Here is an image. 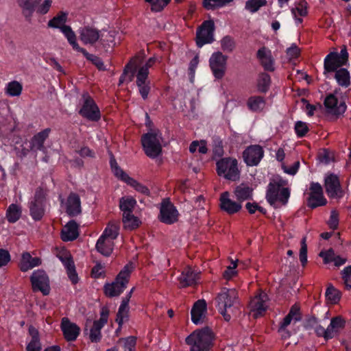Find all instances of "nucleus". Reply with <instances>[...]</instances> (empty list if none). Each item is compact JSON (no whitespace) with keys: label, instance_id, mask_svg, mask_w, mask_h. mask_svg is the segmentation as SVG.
Returning a JSON list of instances; mask_svg holds the SVG:
<instances>
[{"label":"nucleus","instance_id":"obj_1","mask_svg":"<svg viewBox=\"0 0 351 351\" xmlns=\"http://www.w3.org/2000/svg\"><path fill=\"white\" fill-rule=\"evenodd\" d=\"M215 335L210 328L204 327L190 334L185 339L190 351H210L213 346Z\"/></svg>","mask_w":351,"mask_h":351},{"label":"nucleus","instance_id":"obj_2","mask_svg":"<svg viewBox=\"0 0 351 351\" xmlns=\"http://www.w3.org/2000/svg\"><path fill=\"white\" fill-rule=\"evenodd\" d=\"M238 299V293L234 289L223 288L215 298L219 311L226 321H229L231 316L227 309L234 306Z\"/></svg>","mask_w":351,"mask_h":351},{"label":"nucleus","instance_id":"obj_3","mask_svg":"<svg viewBox=\"0 0 351 351\" xmlns=\"http://www.w3.org/2000/svg\"><path fill=\"white\" fill-rule=\"evenodd\" d=\"M47 193V187L39 186L36 188L34 197L29 203L30 215L35 221L40 220L45 215Z\"/></svg>","mask_w":351,"mask_h":351},{"label":"nucleus","instance_id":"obj_4","mask_svg":"<svg viewBox=\"0 0 351 351\" xmlns=\"http://www.w3.org/2000/svg\"><path fill=\"white\" fill-rule=\"evenodd\" d=\"M130 272L128 266H125L124 269L117 275L114 282L104 285V291L105 295L109 298L119 296L126 288V285L129 282Z\"/></svg>","mask_w":351,"mask_h":351},{"label":"nucleus","instance_id":"obj_5","mask_svg":"<svg viewBox=\"0 0 351 351\" xmlns=\"http://www.w3.org/2000/svg\"><path fill=\"white\" fill-rule=\"evenodd\" d=\"M161 137L158 132H151L141 136V143L145 154L152 158L158 157L162 152Z\"/></svg>","mask_w":351,"mask_h":351},{"label":"nucleus","instance_id":"obj_6","mask_svg":"<svg viewBox=\"0 0 351 351\" xmlns=\"http://www.w3.org/2000/svg\"><path fill=\"white\" fill-rule=\"evenodd\" d=\"M348 53L346 46L343 45L340 53L337 52H330L325 59L324 63V74L328 73L336 72L339 68L346 65L348 61Z\"/></svg>","mask_w":351,"mask_h":351},{"label":"nucleus","instance_id":"obj_7","mask_svg":"<svg viewBox=\"0 0 351 351\" xmlns=\"http://www.w3.org/2000/svg\"><path fill=\"white\" fill-rule=\"evenodd\" d=\"M217 172L219 176L235 181L239 178V171L237 160L232 158H223L217 164Z\"/></svg>","mask_w":351,"mask_h":351},{"label":"nucleus","instance_id":"obj_8","mask_svg":"<svg viewBox=\"0 0 351 351\" xmlns=\"http://www.w3.org/2000/svg\"><path fill=\"white\" fill-rule=\"evenodd\" d=\"M215 23L213 20L204 21L196 31L195 42L198 47L214 41Z\"/></svg>","mask_w":351,"mask_h":351},{"label":"nucleus","instance_id":"obj_9","mask_svg":"<svg viewBox=\"0 0 351 351\" xmlns=\"http://www.w3.org/2000/svg\"><path fill=\"white\" fill-rule=\"evenodd\" d=\"M83 104L79 111V114L92 121H97L100 119L101 114L99 108L93 99L88 93L82 95Z\"/></svg>","mask_w":351,"mask_h":351},{"label":"nucleus","instance_id":"obj_10","mask_svg":"<svg viewBox=\"0 0 351 351\" xmlns=\"http://www.w3.org/2000/svg\"><path fill=\"white\" fill-rule=\"evenodd\" d=\"M290 196V191L288 188H279L278 185L269 182L267 193L266 199L271 206H274L277 201L285 205Z\"/></svg>","mask_w":351,"mask_h":351},{"label":"nucleus","instance_id":"obj_11","mask_svg":"<svg viewBox=\"0 0 351 351\" xmlns=\"http://www.w3.org/2000/svg\"><path fill=\"white\" fill-rule=\"evenodd\" d=\"M179 213L176 206L169 199H164L160 205L158 219L160 221L171 225L178 221Z\"/></svg>","mask_w":351,"mask_h":351},{"label":"nucleus","instance_id":"obj_12","mask_svg":"<svg viewBox=\"0 0 351 351\" xmlns=\"http://www.w3.org/2000/svg\"><path fill=\"white\" fill-rule=\"evenodd\" d=\"M30 281L34 291H40L44 295L49 294V280L45 271H34L30 277Z\"/></svg>","mask_w":351,"mask_h":351},{"label":"nucleus","instance_id":"obj_13","mask_svg":"<svg viewBox=\"0 0 351 351\" xmlns=\"http://www.w3.org/2000/svg\"><path fill=\"white\" fill-rule=\"evenodd\" d=\"M326 193L330 198H340L343 195L339 177L335 173H328L324 179Z\"/></svg>","mask_w":351,"mask_h":351},{"label":"nucleus","instance_id":"obj_14","mask_svg":"<svg viewBox=\"0 0 351 351\" xmlns=\"http://www.w3.org/2000/svg\"><path fill=\"white\" fill-rule=\"evenodd\" d=\"M227 57L221 52L214 53L210 58V66L214 76L217 79H221L226 69Z\"/></svg>","mask_w":351,"mask_h":351},{"label":"nucleus","instance_id":"obj_15","mask_svg":"<svg viewBox=\"0 0 351 351\" xmlns=\"http://www.w3.org/2000/svg\"><path fill=\"white\" fill-rule=\"evenodd\" d=\"M109 315V309L103 306L100 313V319L93 322L90 330V339L92 342H99L101 340V329L107 323Z\"/></svg>","mask_w":351,"mask_h":351},{"label":"nucleus","instance_id":"obj_16","mask_svg":"<svg viewBox=\"0 0 351 351\" xmlns=\"http://www.w3.org/2000/svg\"><path fill=\"white\" fill-rule=\"evenodd\" d=\"M324 104L328 114L335 115L337 117L343 114L346 110L345 101H338L337 98L334 94H329L325 98Z\"/></svg>","mask_w":351,"mask_h":351},{"label":"nucleus","instance_id":"obj_17","mask_svg":"<svg viewBox=\"0 0 351 351\" xmlns=\"http://www.w3.org/2000/svg\"><path fill=\"white\" fill-rule=\"evenodd\" d=\"M268 300L267 295L265 293H261L254 297L249 303V308L253 316L257 317L261 316L267 309V301Z\"/></svg>","mask_w":351,"mask_h":351},{"label":"nucleus","instance_id":"obj_18","mask_svg":"<svg viewBox=\"0 0 351 351\" xmlns=\"http://www.w3.org/2000/svg\"><path fill=\"white\" fill-rule=\"evenodd\" d=\"M263 153V149L260 145H251L245 149L243 157L248 166H254L259 163Z\"/></svg>","mask_w":351,"mask_h":351},{"label":"nucleus","instance_id":"obj_19","mask_svg":"<svg viewBox=\"0 0 351 351\" xmlns=\"http://www.w3.org/2000/svg\"><path fill=\"white\" fill-rule=\"evenodd\" d=\"M79 37L84 45H94L100 38V31L90 26H84L79 29Z\"/></svg>","mask_w":351,"mask_h":351},{"label":"nucleus","instance_id":"obj_20","mask_svg":"<svg viewBox=\"0 0 351 351\" xmlns=\"http://www.w3.org/2000/svg\"><path fill=\"white\" fill-rule=\"evenodd\" d=\"M220 208L229 215L238 213L242 208L241 204L234 202L230 198V193L228 191L222 193L219 198Z\"/></svg>","mask_w":351,"mask_h":351},{"label":"nucleus","instance_id":"obj_21","mask_svg":"<svg viewBox=\"0 0 351 351\" xmlns=\"http://www.w3.org/2000/svg\"><path fill=\"white\" fill-rule=\"evenodd\" d=\"M50 132L51 129L46 128L35 134L30 140V150L34 152H37L38 151L45 152L46 147L44 143L49 137Z\"/></svg>","mask_w":351,"mask_h":351},{"label":"nucleus","instance_id":"obj_22","mask_svg":"<svg viewBox=\"0 0 351 351\" xmlns=\"http://www.w3.org/2000/svg\"><path fill=\"white\" fill-rule=\"evenodd\" d=\"M61 329L64 338L69 341H75L80 331V327L77 324L71 322L66 317L62 319Z\"/></svg>","mask_w":351,"mask_h":351},{"label":"nucleus","instance_id":"obj_23","mask_svg":"<svg viewBox=\"0 0 351 351\" xmlns=\"http://www.w3.org/2000/svg\"><path fill=\"white\" fill-rule=\"evenodd\" d=\"M66 212L70 217H75L82 213L81 201L78 194L71 193L66 203Z\"/></svg>","mask_w":351,"mask_h":351},{"label":"nucleus","instance_id":"obj_24","mask_svg":"<svg viewBox=\"0 0 351 351\" xmlns=\"http://www.w3.org/2000/svg\"><path fill=\"white\" fill-rule=\"evenodd\" d=\"M199 277V273L195 272L190 267H186L182 271L178 280L181 287H186L196 284Z\"/></svg>","mask_w":351,"mask_h":351},{"label":"nucleus","instance_id":"obj_25","mask_svg":"<svg viewBox=\"0 0 351 351\" xmlns=\"http://www.w3.org/2000/svg\"><path fill=\"white\" fill-rule=\"evenodd\" d=\"M141 61L142 59L139 56H135L130 60L125 65L122 75L120 76L119 85L125 81L127 77H128L129 82L133 80L136 66Z\"/></svg>","mask_w":351,"mask_h":351},{"label":"nucleus","instance_id":"obj_26","mask_svg":"<svg viewBox=\"0 0 351 351\" xmlns=\"http://www.w3.org/2000/svg\"><path fill=\"white\" fill-rule=\"evenodd\" d=\"M41 0H17L23 15L26 21L30 22L33 13Z\"/></svg>","mask_w":351,"mask_h":351},{"label":"nucleus","instance_id":"obj_27","mask_svg":"<svg viewBox=\"0 0 351 351\" xmlns=\"http://www.w3.org/2000/svg\"><path fill=\"white\" fill-rule=\"evenodd\" d=\"M78 224L74 221H69L62 229L61 239L63 241H71L79 236Z\"/></svg>","mask_w":351,"mask_h":351},{"label":"nucleus","instance_id":"obj_28","mask_svg":"<svg viewBox=\"0 0 351 351\" xmlns=\"http://www.w3.org/2000/svg\"><path fill=\"white\" fill-rule=\"evenodd\" d=\"M257 58L260 60L261 65L265 70L273 71L274 70V59L271 53L265 47L259 49L257 51Z\"/></svg>","mask_w":351,"mask_h":351},{"label":"nucleus","instance_id":"obj_29","mask_svg":"<svg viewBox=\"0 0 351 351\" xmlns=\"http://www.w3.org/2000/svg\"><path fill=\"white\" fill-rule=\"evenodd\" d=\"M41 259L38 257H32L29 252H24L20 262V269L27 271L34 267L41 265Z\"/></svg>","mask_w":351,"mask_h":351},{"label":"nucleus","instance_id":"obj_30","mask_svg":"<svg viewBox=\"0 0 351 351\" xmlns=\"http://www.w3.org/2000/svg\"><path fill=\"white\" fill-rule=\"evenodd\" d=\"M206 311V303L204 300H199L195 302L191 311L192 322L195 324L200 323L204 313Z\"/></svg>","mask_w":351,"mask_h":351},{"label":"nucleus","instance_id":"obj_31","mask_svg":"<svg viewBox=\"0 0 351 351\" xmlns=\"http://www.w3.org/2000/svg\"><path fill=\"white\" fill-rule=\"evenodd\" d=\"M253 189L247 184L241 183L238 185L234 190V194L238 202L240 203L252 197Z\"/></svg>","mask_w":351,"mask_h":351},{"label":"nucleus","instance_id":"obj_32","mask_svg":"<svg viewBox=\"0 0 351 351\" xmlns=\"http://www.w3.org/2000/svg\"><path fill=\"white\" fill-rule=\"evenodd\" d=\"M136 85L138 87L139 93L143 99H146L150 91L149 81L148 77L142 73L136 74Z\"/></svg>","mask_w":351,"mask_h":351},{"label":"nucleus","instance_id":"obj_33","mask_svg":"<svg viewBox=\"0 0 351 351\" xmlns=\"http://www.w3.org/2000/svg\"><path fill=\"white\" fill-rule=\"evenodd\" d=\"M61 32L63 33L69 43L71 45L75 51L81 52L82 50L84 49V48L80 47L79 44L77 43L75 33L73 31L70 26L64 25L62 27Z\"/></svg>","mask_w":351,"mask_h":351},{"label":"nucleus","instance_id":"obj_34","mask_svg":"<svg viewBox=\"0 0 351 351\" xmlns=\"http://www.w3.org/2000/svg\"><path fill=\"white\" fill-rule=\"evenodd\" d=\"M113 247L114 241H111V239L99 237L96 243L97 250L105 256H109L112 254Z\"/></svg>","mask_w":351,"mask_h":351},{"label":"nucleus","instance_id":"obj_35","mask_svg":"<svg viewBox=\"0 0 351 351\" xmlns=\"http://www.w3.org/2000/svg\"><path fill=\"white\" fill-rule=\"evenodd\" d=\"M136 205V201L132 197H123L119 200V208L123 212V215H128L132 213Z\"/></svg>","mask_w":351,"mask_h":351},{"label":"nucleus","instance_id":"obj_36","mask_svg":"<svg viewBox=\"0 0 351 351\" xmlns=\"http://www.w3.org/2000/svg\"><path fill=\"white\" fill-rule=\"evenodd\" d=\"M247 107L253 112L261 111L265 105V100L261 96L250 97L247 102Z\"/></svg>","mask_w":351,"mask_h":351},{"label":"nucleus","instance_id":"obj_37","mask_svg":"<svg viewBox=\"0 0 351 351\" xmlns=\"http://www.w3.org/2000/svg\"><path fill=\"white\" fill-rule=\"evenodd\" d=\"M335 78L338 84L342 87H348L350 85V75L348 69L340 68L335 72Z\"/></svg>","mask_w":351,"mask_h":351},{"label":"nucleus","instance_id":"obj_38","mask_svg":"<svg viewBox=\"0 0 351 351\" xmlns=\"http://www.w3.org/2000/svg\"><path fill=\"white\" fill-rule=\"evenodd\" d=\"M346 325V320L341 316H337L333 317L331 321L330 325L328 326V330L331 332V339L334 337V336L340 331V330L343 329Z\"/></svg>","mask_w":351,"mask_h":351},{"label":"nucleus","instance_id":"obj_39","mask_svg":"<svg viewBox=\"0 0 351 351\" xmlns=\"http://www.w3.org/2000/svg\"><path fill=\"white\" fill-rule=\"evenodd\" d=\"M119 227L117 223L110 222L100 237L106 239H111V241H113L119 234Z\"/></svg>","mask_w":351,"mask_h":351},{"label":"nucleus","instance_id":"obj_40","mask_svg":"<svg viewBox=\"0 0 351 351\" xmlns=\"http://www.w3.org/2000/svg\"><path fill=\"white\" fill-rule=\"evenodd\" d=\"M67 20V14L64 12H59L56 16L49 20L47 25L49 27L59 28L66 25L64 23Z\"/></svg>","mask_w":351,"mask_h":351},{"label":"nucleus","instance_id":"obj_41","mask_svg":"<svg viewBox=\"0 0 351 351\" xmlns=\"http://www.w3.org/2000/svg\"><path fill=\"white\" fill-rule=\"evenodd\" d=\"M21 215V208L15 204H12L8 208L6 217L8 221L10 223H14L19 219Z\"/></svg>","mask_w":351,"mask_h":351},{"label":"nucleus","instance_id":"obj_42","mask_svg":"<svg viewBox=\"0 0 351 351\" xmlns=\"http://www.w3.org/2000/svg\"><path fill=\"white\" fill-rule=\"evenodd\" d=\"M123 223L125 228L134 230L139 226L141 221L132 213H129L128 215H123Z\"/></svg>","mask_w":351,"mask_h":351},{"label":"nucleus","instance_id":"obj_43","mask_svg":"<svg viewBox=\"0 0 351 351\" xmlns=\"http://www.w3.org/2000/svg\"><path fill=\"white\" fill-rule=\"evenodd\" d=\"M271 83V78L269 74L262 73L259 75L258 79V90L261 93H266L269 88Z\"/></svg>","mask_w":351,"mask_h":351},{"label":"nucleus","instance_id":"obj_44","mask_svg":"<svg viewBox=\"0 0 351 351\" xmlns=\"http://www.w3.org/2000/svg\"><path fill=\"white\" fill-rule=\"evenodd\" d=\"M82 53L85 58L90 62H91L99 70L104 71L105 66L102 60L93 54L89 53L85 49L82 50Z\"/></svg>","mask_w":351,"mask_h":351},{"label":"nucleus","instance_id":"obj_45","mask_svg":"<svg viewBox=\"0 0 351 351\" xmlns=\"http://www.w3.org/2000/svg\"><path fill=\"white\" fill-rule=\"evenodd\" d=\"M341 293L333 286H329L326 291V297L332 304H337L341 299Z\"/></svg>","mask_w":351,"mask_h":351},{"label":"nucleus","instance_id":"obj_46","mask_svg":"<svg viewBox=\"0 0 351 351\" xmlns=\"http://www.w3.org/2000/svg\"><path fill=\"white\" fill-rule=\"evenodd\" d=\"M233 0H203V7L208 10H215L217 7H223Z\"/></svg>","mask_w":351,"mask_h":351},{"label":"nucleus","instance_id":"obj_47","mask_svg":"<svg viewBox=\"0 0 351 351\" xmlns=\"http://www.w3.org/2000/svg\"><path fill=\"white\" fill-rule=\"evenodd\" d=\"M23 86L17 81H12L7 85L6 93L10 96H19L21 94Z\"/></svg>","mask_w":351,"mask_h":351},{"label":"nucleus","instance_id":"obj_48","mask_svg":"<svg viewBox=\"0 0 351 351\" xmlns=\"http://www.w3.org/2000/svg\"><path fill=\"white\" fill-rule=\"evenodd\" d=\"M327 203L326 199L324 195L309 196L307 199V206L311 208H315L318 206H324Z\"/></svg>","mask_w":351,"mask_h":351},{"label":"nucleus","instance_id":"obj_49","mask_svg":"<svg viewBox=\"0 0 351 351\" xmlns=\"http://www.w3.org/2000/svg\"><path fill=\"white\" fill-rule=\"evenodd\" d=\"M266 0H248L245 3V9L251 12H257L260 8L265 5Z\"/></svg>","mask_w":351,"mask_h":351},{"label":"nucleus","instance_id":"obj_50","mask_svg":"<svg viewBox=\"0 0 351 351\" xmlns=\"http://www.w3.org/2000/svg\"><path fill=\"white\" fill-rule=\"evenodd\" d=\"M128 184L130 185L135 189L138 192L149 196L150 195L149 189L145 185L138 182L136 180L131 178L127 182Z\"/></svg>","mask_w":351,"mask_h":351},{"label":"nucleus","instance_id":"obj_51","mask_svg":"<svg viewBox=\"0 0 351 351\" xmlns=\"http://www.w3.org/2000/svg\"><path fill=\"white\" fill-rule=\"evenodd\" d=\"M221 45L224 51L231 52L235 47V43L232 37L226 36L221 40Z\"/></svg>","mask_w":351,"mask_h":351},{"label":"nucleus","instance_id":"obj_52","mask_svg":"<svg viewBox=\"0 0 351 351\" xmlns=\"http://www.w3.org/2000/svg\"><path fill=\"white\" fill-rule=\"evenodd\" d=\"M129 314V306H120L117 313L116 322L121 326L124 320H127Z\"/></svg>","mask_w":351,"mask_h":351},{"label":"nucleus","instance_id":"obj_53","mask_svg":"<svg viewBox=\"0 0 351 351\" xmlns=\"http://www.w3.org/2000/svg\"><path fill=\"white\" fill-rule=\"evenodd\" d=\"M300 244L301 247L300 250V261L302 266H304L307 263V245L306 237L302 239Z\"/></svg>","mask_w":351,"mask_h":351},{"label":"nucleus","instance_id":"obj_54","mask_svg":"<svg viewBox=\"0 0 351 351\" xmlns=\"http://www.w3.org/2000/svg\"><path fill=\"white\" fill-rule=\"evenodd\" d=\"M341 276L346 289H351V265L344 268L341 271Z\"/></svg>","mask_w":351,"mask_h":351},{"label":"nucleus","instance_id":"obj_55","mask_svg":"<svg viewBox=\"0 0 351 351\" xmlns=\"http://www.w3.org/2000/svg\"><path fill=\"white\" fill-rule=\"evenodd\" d=\"M309 129L307 124L304 122L298 121L295 124V131L298 137L304 136L308 132Z\"/></svg>","mask_w":351,"mask_h":351},{"label":"nucleus","instance_id":"obj_56","mask_svg":"<svg viewBox=\"0 0 351 351\" xmlns=\"http://www.w3.org/2000/svg\"><path fill=\"white\" fill-rule=\"evenodd\" d=\"M319 256L323 258L324 263L327 264L333 262L335 258V254L333 249L330 248L326 251H322Z\"/></svg>","mask_w":351,"mask_h":351},{"label":"nucleus","instance_id":"obj_57","mask_svg":"<svg viewBox=\"0 0 351 351\" xmlns=\"http://www.w3.org/2000/svg\"><path fill=\"white\" fill-rule=\"evenodd\" d=\"M121 341L124 342L125 351H134L136 344V338L135 337L130 336L127 338L121 339Z\"/></svg>","mask_w":351,"mask_h":351},{"label":"nucleus","instance_id":"obj_58","mask_svg":"<svg viewBox=\"0 0 351 351\" xmlns=\"http://www.w3.org/2000/svg\"><path fill=\"white\" fill-rule=\"evenodd\" d=\"M309 196H321L324 195L323 189L320 184L317 182H312L310 186Z\"/></svg>","mask_w":351,"mask_h":351},{"label":"nucleus","instance_id":"obj_59","mask_svg":"<svg viewBox=\"0 0 351 351\" xmlns=\"http://www.w3.org/2000/svg\"><path fill=\"white\" fill-rule=\"evenodd\" d=\"M339 224V213L336 210H332L328 225L332 230H336Z\"/></svg>","mask_w":351,"mask_h":351},{"label":"nucleus","instance_id":"obj_60","mask_svg":"<svg viewBox=\"0 0 351 351\" xmlns=\"http://www.w3.org/2000/svg\"><path fill=\"white\" fill-rule=\"evenodd\" d=\"M315 330L317 336L324 337L326 340L331 339V332H330V330H328V327L325 329L320 325H316L315 326Z\"/></svg>","mask_w":351,"mask_h":351},{"label":"nucleus","instance_id":"obj_61","mask_svg":"<svg viewBox=\"0 0 351 351\" xmlns=\"http://www.w3.org/2000/svg\"><path fill=\"white\" fill-rule=\"evenodd\" d=\"M156 59L155 58H150L144 65L139 68L137 73L142 72L146 75V77H148L149 69L151 68L156 63Z\"/></svg>","mask_w":351,"mask_h":351},{"label":"nucleus","instance_id":"obj_62","mask_svg":"<svg viewBox=\"0 0 351 351\" xmlns=\"http://www.w3.org/2000/svg\"><path fill=\"white\" fill-rule=\"evenodd\" d=\"M304 4H306V2L302 1L300 3L299 7L292 8V14L295 16V18L297 14L301 16H305L307 14V10Z\"/></svg>","mask_w":351,"mask_h":351},{"label":"nucleus","instance_id":"obj_63","mask_svg":"<svg viewBox=\"0 0 351 351\" xmlns=\"http://www.w3.org/2000/svg\"><path fill=\"white\" fill-rule=\"evenodd\" d=\"M295 322L301 319L300 308L298 304H294L291 306L289 313Z\"/></svg>","mask_w":351,"mask_h":351},{"label":"nucleus","instance_id":"obj_64","mask_svg":"<svg viewBox=\"0 0 351 351\" xmlns=\"http://www.w3.org/2000/svg\"><path fill=\"white\" fill-rule=\"evenodd\" d=\"M42 346L40 340L31 339L26 347L27 351H41Z\"/></svg>","mask_w":351,"mask_h":351}]
</instances>
